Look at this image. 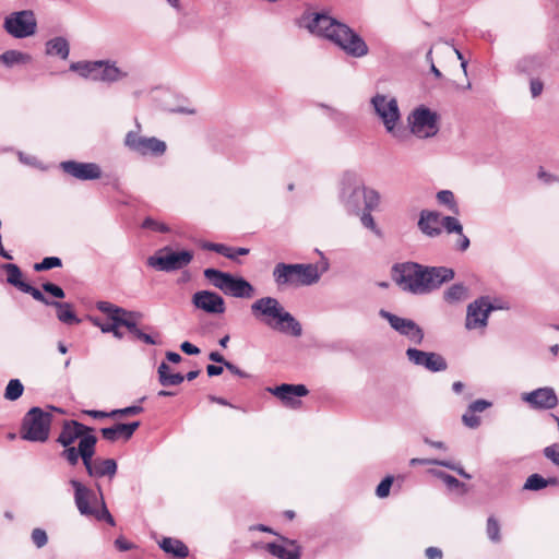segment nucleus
<instances>
[{
  "mask_svg": "<svg viewBox=\"0 0 559 559\" xmlns=\"http://www.w3.org/2000/svg\"><path fill=\"white\" fill-rule=\"evenodd\" d=\"M225 368L227 370H229L231 373L238 376V377H241V378H246L248 377V374L246 372H243L242 370H240L236 365L231 364V362H225Z\"/></svg>",
  "mask_w": 559,
  "mask_h": 559,
  "instance_id": "774afa93",
  "label": "nucleus"
},
{
  "mask_svg": "<svg viewBox=\"0 0 559 559\" xmlns=\"http://www.w3.org/2000/svg\"><path fill=\"white\" fill-rule=\"evenodd\" d=\"M43 289L46 293L52 295L56 298H63L64 297L63 289L61 287H59L58 285H56V284L45 283V284H43Z\"/></svg>",
  "mask_w": 559,
  "mask_h": 559,
  "instance_id": "6e6d98bb",
  "label": "nucleus"
},
{
  "mask_svg": "<svg viewBox=\"0 0 559 559\" xmlns=\"http://www.w3.org/2000/svg\"><path fill=\"white\" fill-rule=\"evenodd\" d=\"M267 391L276 396L284 406L296 409L301 406L299 397L308 394V389L304 384H281L275 388H269Z\"/></svg>",
  "mask_w": 559,
  "mask_h": 559,
  "instance_id": "6ab92c4d",
  "label": "nucleus"
},
{
  "mask_svg": "<svg viewBox=\"0 0 559 559\" xmlns=\"http://www.w3.org/2000/svg\"><path fill=\"white\" fill-rule=\"evenodd\" d=\"M3 270L7 272V281L9 284L15 286L20 290L26 285L27 283L22 281V272L20 267L16 264L13 263H7L3 264Z\"/></svg>",
  "mask_w": 559,
  "mask_h": 559,
  "instance_id": "f704fd0d",
  "label": "nucleus"
},
{
  "mask_svg": "<svg viewBox=\"0 0 559 559\" xmlns=\"http://www.w3.org/2000/svg\"><path fill=\"white\" fill-rule=\"evenodd\" d=\"M31 57L17 50H8L0 56V61L7 67H12L19 63H26Z\"/></svg>",
  "mask_w": 559,
  "mask_h": 559,
  "instance_id": "c9c22d12",
  "label": "nucleus"
},
{
  "mask_svg": "<svg viewBox=\"0 0 559 559\" xmlns=\"http://www.w3.org/2000/svg\"><path fill=\"white\" fill-rule=\"evenodd\" d=\"M96 308L108 316L110 320H114V318L118 319H131V320H139L142 318V313L135 312V311H128L121 307H118L111 302L108 301H98L96 304Z\"/></svg>",
  "mask_w": 559,
  "mask_h": 559,
  "instance_id": "bb28decb",
  "label": "nucleus"
},
{
  "mask_svg": "<svg viewBox=\"0 0 559 559\" xmlns=\"http://www.w3.org/2000/svg\"><path fill=\"white\" fill-rule=\"evenodd\" d=\"M544 90V84L539 79H532L530 82V91L533 98L538 97Z\"/></svg>",
  "mask_w": 559,
  "mask_h": 559,
  "instance_id": "4d7b16f0",
  "label": "nucleus"
},
{
  "mask_svg": "<svg viewBox=\"0 0 559 559\" xmlns=\"http://www.w3.org/2000/svg\"><path fill=\"white\" fill-rule=\"evenodd\" d=\"M70 70L84 79L105 83H115L128 76L126 71L110 60L76 61L70 64Z\"/></svg>",
  "mask_w": 559,
  "mask_h": 559,
  "instance_id": "423d86ee",
  "label": "nucleus"
},
{
  "mask_svg": "<svg viewBox=\"0 0 559 559\" xmlns=\"http://www.w3.org/2000/svg\"><path fill=\"white\" fill-rule=\"evenodd\" d=\"M364 195V182L355 173H345L341 179L340 202L353 214H359Z\"/></svg>",
  "mask_w": 559,
  "mask_h": 559,
  "instance_id": "9b49d317",
  "label": "nucleus"
},
{
  "mask_svg": "<svg viewBox=\"0 0 559 559\" xmlns=\"http://www.w3.org/2000/svg\"><path fill=\"white\" fill-rule=\"evenodd\" d=\"M69 484L73 488L74 503L81 515L105 521L111 526L115 525V520L107 509L99 485H96L97 491H95L75 478L70 479Z\"/></svg>",
  "mask_w": 559,
  "mask_h": 559,
  "instance_id": "20e7f679",
  "label": "nucleus"
},
{
  "mask_svg": "<svg viewBox=\"0 0 559 559\" xmlns=\"http://www.w3.org/2000/svg\"><path fill=\"white\" fill-rule=\"evenodd\" d=\"M46 53L50 56H58L66 60L70 53L69 43L63 37H55L47 41Z\"/></svg>",
  "mask_w": 559,
  "mask_h": 559,
  "instance_id": "c756f323",
  "label": "nucleus"
},
{
  "mask_svg": "<svg viewBox=\"0 0 559 559\" xmlns=\"http://www.w3.org/2000/svg\"><path fill=\"white\" fill-rule=\"evenodd\" d=\"M60 168L79 180H95L102 177L100 166L96 163L66 160L60 163Z\"/></svg>",
  "mask_w": 559,
  "mask_h": 559,
  "instance_id": "412c9836",
  "label": "nucleus"
},
{
  "mask_svg": "<svg viewBox=\"0 0 559 559\" xmlns=\"http://www.w3.org/2000/svg\"><path fill=\"white\" fill-rule=\"evenodd\" d=\"M84 467L90 477L100 478L108 476L110 479L117 473V463L114 459H94V455H84Z\"/></svg>",
  "mask_w": 559,
  "mask_h": 559,
  "instance_id": "5701e85b",
  "label": "nucleus"
},
{
  "mask_svg": "<svg viewBox=\"0 0 559 559\" xmlns=\"http://www.w3.org/2000/svg\"><path fill=\"white\" fill-rule=\"evenodd\" d=\"M396 284L414 295H426L454 278V271L445 266H423L415 262L396 264L393 267Z\"/></svg>",
  "mask_w": 559,
  "mask_h": 559,
  "instance_id": "f03ea898",
  "label": "nucleus"
},
{
  "mask_svg": "<svg viewBox=\"0 0 559 559\" xmlns=\"http://www.w3.org/2000/svg\"><path fill=\"white\" fill-rule=\"evenodd\" d=\"M300 25L311 34L333 41L352 57L361 58L369 51L367 44L358 34L324 13H305Z\"/></svg>",
  "mask_w": 559,
  "mask_h": 559,
  "instance_id": "f257e3e1",
  "label": "nucleus"
},
{
  "mask_svg": "<svg viewBox=\"0 0 559 559\" xmlns=\"http://www.w3.org/2000/svg\"><path fill=\"white\" fill-rule=\"evenodd\" d=\"M158 545L166 554L176 558H186L189 555L188 547L176 538L164 537Z\"/></svg>",
  "mask_w": 559,
  "mask_h": 559,
  "instance_id": "c85d7f7f",
  "label": "nucleus"
},
{
  "mask_svg": "<svg viewBox=\"0 0 559 559\" xmlns=\"http://www.w3.org/2000/svg\"><path fill=\"white\" fill-rule=\"evenodd\" d=\"M419 230L427 237L436 238L444 229L448 234L461 233L462 224L453 216H442L437 211L423 210L418 219Z\"/></svg>",
  "mask_w": 559,
  "mask_h": 559,
  "instance_id": "9d476101",
  "label": "nucleus"
},
{
  "mask_svg": "<svg viewBox=\"0 0 559 559\" xmlns=\"http://www.w3.org/2000/svg\"><path fill=\"white\" fill-rule=\"evenodd\" d=\"M122 322H130V319L114 318L109 323H104L97 318L92 319V323L99 328L103 333H111L118 340L123 337V333L119 330L120 326H123Z\"/></svg>",
  "mask_w": 559,
  "mask_h": 559,
  "instance_id": "2f4dec72",
  "label": "nucleus"
},
{
  "mask_svg": "<svg viewBox=\"0 0 559 559\" xmlns=\"http://www.w3.org/2000/svg\"><path fill=\"white\" fill-rule=\"evenodd\" d=\"M123 323V326L127 328L129 330V332L139 341L145 343V344H148V345H156L158 344L159 342L156 341L152 335L147 334V333H144L143 331H141L138 325H136V321L134 320H131L130 319V322H122Z\"/></svg>",
  "mask_w": 559,
  "mask_h": 559,
  "instance_id": "4c0bfd02",
  "label": "nucleus"
},
{
  "mask_svg": "<svg viewBox=\"0 0 559 559\" xmlns=\"http://www.w3.org/2000/svg\"><path fill=\"white\" fill-rule=\"evenodd\" d=\"M381 201L380 193L373 188H368L364 186V209L366 211H374L379 207Z\"/></svg>",
  "mask_w": 559,
  "mask_h": 559,
  "instance_id": "e433bc0d",
  "label": "nucleus"
},
{
  "mask_svg": "<svg viewBox=\"0 0 559 559\" xmlns=\"http://www.w3.org/2000/svg\"><path fill=\"white\" fill-rule=\"evenodd\" d=\"M537 178L543 182L549 185L556 181V177L549 173H547L543 167H540L537 171Z\"/></svg>",
  "mask_w": 559,
  "mask_h": 559,
  "instance_id": "0e129e2a",
  "label": "nucleus"
},
{
  "mask_svg": "<svg viewBox=\"0 0 559 559\" xmlns=\"http://www.w3.org/2000/svg\"><path fill=\"white\" fill-rule=\"evenodd\" d=\"M288 544L287 546L270 543L267 544L266 548L270 554L273 556L280 558V559H299L300 557V549L299 546L294 540H286Z\"/></svg>",
  "mask_w": 559,
  "mask_h": 559,
  "instance_id": "cd10ccee",
  "label": "nucleus"
},
{
  "mask_svg": "<svg viewBox=\"0 0 559 559\" xmlns=\"http://www.w3.org/2000/svg\"><path fill=\"white\" fill-rule=\"evenodd\" d=\"M462 421L463 424L471 428V429H475V428H478L480 426V417L476 414V413H473L471 409H466V412L463 414L462 416Z\"/></svg>",
  "mask_w": 559,
  "mask_h": 559,
  "instance_id": "49530a36",
  "label": "nucleus"
},
{
  "mask_svg": "<svg viewBox=\"0 0 559 559\" xmlns=\"http://www.w3.org/2000/svg\"><path fill=\"white\" fill-rule=\"evenodd\" d=\"M32 540L36 545V547L41 548L47 544L48 537L44 530L35 528L32 532Z\"/></svg>",
  "mask_w": 559,
  "mask_h": 559,
  "instance_id": "3c124183",
  "label": "nucleus"
},
{
  "mask_svg": "<svg viewBox=\"0 0 559 559\" xmlns=\"http://www.w3.org/2000/svg\"><path fill=\"white\" fill-rule=\"evenodd\" d=\"M192 259V251H173L169 247H165L147 259V265L157 271L173 272L187 266Z\"/></svg>",
  "mask_w": 559,
  "mask_h": 559,
  "instance_id": "f8f14e48",
  "label": "nucleus"
},
{
  "mask_svg": "<svg viewBox=\"0 0 559 559\" xmlns=\"http://www.w3.org/2000/svg\"><path fill=\"white\" fill-rule=\"evenodd\" d=\"M124 145L132 152L142 156H162L167 150L164 141L155 136H142L136 131H129L124 138Z\"/></svg>",
  "mask_w": 559,
  "mask_h": 559,
  "instance_id": "ddd939ff",
  "label": "nucleus"
},
{
  "mask_svg": "<svg viewBox=\"0 0 559 559\" xmlns=\"http://www.w3.org/2000/svg\"><path fill=\"white\" fill-rule=\"evenodd\" d=\"M406 357L412 364L424 367L431 372L444 371L448 367L445 359L437 353L408 348Z\"/></svg>",
  "mask_w": 559,
  "mask_h": 559,
  "instance_id": "aec40b11",
  "label": "nucleus"
},
{
  "mask_svg": "<svg viewBox=\"0 0 559 559\" xmlns=\"http://www.w3.org/2000/svg\"><path fill=\"white\" fill-rule=\"evenodd\" d=\"M23 392L24 386L22 382L19 379H12L9 381L5 388L4 397L8 401H16L19 397L22 396Z\"/></svg>",
  "mask_w": 559,
  "mask_h": 559,
  "instance_id": "ea45409f",
  "label": "nucleus"
},
{
  "mask_svg": "<svg viewBox=\"0 0 559 559\" xmlns=\"http://www.w3.org/2000/svg\"><path fill=\"white\" fill-rule=\"evenodd\" d=\"M411 132L419 139L433 136L438 132L437 115L426 107L415 109L408 117Z\"/></svg>",
  "mask_w": 559,
  "mask_h": 559,
  "instance_id": "2eb2a0df",
  "label": "nucleus"
},
{
  "mask_svg": "<svg viewBox=\"0 0 559 559\" xmlns=\"http://www.w3.org/2000/svg\"><path fill=\"white\" fill-rule=\"evenodd\" d=\"M492 403L487 400H476L473 403L468 405V409H471L473 413H481L486 411L487 408L491 407Z\"/></svg>",
  "mask_w": 559,
  "mask_h": 559,
  "instance_id": "864d4df0",
  "label": "nucleus"
},
{
  "mask_svg": "<svg viewBox=\"0 0 559 559\" xmlns=\"http://www.w3.org/2000/svg\"><path fill=\"white\" fill-rule=\"evenodd\" d=\"M555 479H545L538 474H533L528 476L524 484V489L526 490H539L545 488L548 484H554Z\"/></svg>",
  "mask_w": 559,
  "mask_h": 559,
  "instance_id": "a19ab883",
  "label": "nucleus"
},
{
  "mask_svg": "<svg viewBox=\"0 0 559 559\" xmlns=\"http://www.w3.org/2000/svg\"><path fill=\"white\" fill-rule=\"evenodd\" d=\"M158 379L162 385H179L183 382L185 377L181 373L170 372V367L166 362H162L157 369Z\"/></svg>",
  "mask_w": 559,
  "mask_h": 559,
  "instance_id": "7c9ffc66",
  "label": "nucleus"
},
{
  "mask_svg": "<svg viewBox=\"0 0 559 559\" xmlns=\"http://www.w3.org/2000/svg\"><path fill=\"white\" fill-rule=\"evenodd\" d=\"M51 306L57 308V318L66 323L73 324L79 323L80 320L76 318L72 306L68 302L51 301Z\"/></svg>",
  "mask_w": 559,
  "mask_h": 559,
  "instance_id": "473e14b6",
  "label": "nucleus"
},
{
  "mask_svg": "<svg viewBox=\"0 0 559 559\" xmlns=\"http://www.w3.org/2000/svg\"><path fill=\"white\" fill-rule=\"evenodd\" d=\"M37 22L32 10L13 12L4 20L5 31L15 38H25L35 34Z\"/></svg>",
  "mask_w": 559,
  "mask_h": 559,
  "instance_id": "4468645a",
  "label": "nucleus"
},
{
  "mask_svg": "<svg viewBox=\"0 0 559 559\" xmlns=\"http://www.w3.org/2000/svg\"><path fill=\"white\" fill-rule=\"evenodd\" d=\"M371 212L372 211H364L360 215V222H361V225L365 227V228H368L370 229L372 233H374L377 236H380L381 235V231L380 229L378 228L376 222H374V218L373 216L371 215Z\"/></svg>",
  "mask_w": 559,
  "mask_h": 559,
  "instance_id": "c03bdc74",
  "label": "nucleus"
},
{
  "mask_svg": "<svg viewBox=\"0 0 559 559\" xmlns=\"http://www.w3.org/2000/svg\"><path fill=\"white\" fill-rule=\"evenodd\" d=\"M61 264H62V262L59 258L47 257V258L43 259V261L40 263H36L34 267L36 271H46V270H50L52 267H59V266H61Z\"/></svg>",
  "mask_w": 559,
  "mask_h": 559,
  "instance_id": "de8ad7c7",
  "label": "nucleus"
},
{
  "mask_svg": "<svg viewBox=\"0 0 559 559\" xmlns=\"http://www.w3.org/2000/svg\"><path fill=\"white\" fill-rule=\"evenodd\" d=\"M51 414L40 407H32L24 416L21 438L32 442H45L49 438Z\"/></svg>",
  "mask_w": 559,
  "mask_h": 559,
  "instance_id": "1a4fd4ad",
  "label": "nucleus"
},
{
  "mask_svg": "<svg viewBox=\"0 0 559 559\" xmlns=\"http://www.w3.org/2000/svg\"><path fill=\"white\" fill-rule=\"evenodd\" d=\"M393 484V477L386 476L382 481L377 486L376 495L383 499L390 495V489Z\"/></svg>",
  "mask_w": 559,
  "mask_h": 559,
  "instance_id": "09e8293b",
  "label": "nucleus"
},
{
  "mask_svg": "<svg viewBox=\"0 0 559 559\" xmlns=\"http://www.w3.org/2000/svg\"><path fill=\"white\" fill-rule=\"evenodd\" d=\"M140 423L133 421L129 424H116L112 427L103 428L100 430L105 440L115 442L119 439L129 440L134 431L139 428Z\"/></svg>",
  "mask_w": 559,
  "mask_h": 559,
  "instance_id": "a878e982",
  "label": "nucleus"
},
{
  "mask_svg": "<svg viewBox=\"0 0 559 559\" xmlns=\"http://www.w3.org/2000/svg\"><path fill=\"white\" fill-rule=\"evenodd\" d=\"M379 314L388 320L391 328L400 334L406 336L411 342L415 344H421L424 340V332L420 326L411 319L397 317L386 310H380Z\"/></svg>",
  "mask_w": 559,
  "mask_h": 559,
  "instance_id": "f3484780",
  "label": "nucleus"
},
{
  "mask_svg": "<svg viewBox=\"0 0 559 559\" xmlns=\"http://www.w3.org/2000/svg\"><path fill=\"white\" fill-rule=\"evenodd\" d=\"M252 316L267 328L289 333L295 337L302 334L300 322L274 297L266 296L257 299L250 306Z\"/></svg>",
  "mask_w": 559,
  "mask_h": 559,
  "instance_id": "7ed1b4c3",
  "label": "nucleus"
},
{
  "mask_svg": "<svg viewBox=\"0 0 559 559\" xmlns=\"http://www.w3.org/2000/svg\"><path fill=\"white\" fill-rule=\"evenodd\" d=\"M441 460H433V459H412L409 461V465L412 466H415V465H439L441 466Z\"/></svg>",
  "mask_w": 559,
  "mask_h": 559,
  "instance_id": "680f3d73",
  "label": "nucleus"
},
{
  "mask_svg": "<svg viewBox=\"0 0 559 559\" xmlns=\"http://www.w3.org/2000/svg\"><path fill=\"white\" fill-rule=\"evenodd\" d=\"M115 546L119 551H128L134 548V545L122 536L115 540Z\"/></svg>",
  "mask_w": 559,
  "mask_h": 559,
  "instance_id": "052dcab7",
  "label": "nucleus"
},
{
  "mask_svg": "<svg viewBox=\"0 0 559 559\" xmlns=\"http://www.w3.org/2000/svg\"><path fill=\"white\" fill-rule=\"evenodd\" d=\"M456 234L459 235V239L456 241V248L460 251L467 250L468 247H469V239H468V237L463 234V229L461 230V233H456Z\"/></svg>",
  "mask_w": 559,
  "mask_h": 559,
  "instance_id": "e2e57ef3",
  "label": "nucleus"
},
{
  "mask_svg": "<svg viewBox=\"0 0 559 559\" xmlns=\"http://www.w3.org/2000/svg\"><path fill=\"white\" fill-rule=\"evenodd\" d=\"M180 348L187 355H198L200 353L199 347L191 344L190 342L181 343Z\"/></svg>",
  "mask_w": 559,
  "mask_h": 559,
  "instance_id": "338daca9",
  "label": "nucleus"
},
{
  "mask_svg": "<svg viewBox=\"0 0 559 559\" xmlns=\"http://www.w3.org/2000/svg\"><path fill=\"white\" fill-rule=\"evenodd\" d=\"M545 456L550 460L556 465H559V444L555 443L545 448L544 450Z\"/></svg>",
  "mask_w": 559,
  "mask_h": 559,
  "instance_id": "603ef678",
  "label": "nucleus"
},
{
  "mask_svg": "<svg viewBox=\"0 0 559 559\" xmlns=\"http://www.w3.org/2000/svg\"><path fill=\"white\" fill-rule=\"evenodd\" d=\"M204 276L214 287L222 290L225 295L249 299L255 294L254 287L243 277L234 276L230 273L222 272L216 269H205Z\"/></svg>",
  "mask_w": 559,
  "mask_h": 559,
  "instance_id": "0eeeda50",
  "label": "nucleus"
},
{
  "mask_svg": "<svg viewBox=\"0 0 559 559\" xmlns=\"http://www.w3.org/2000/svg\"><path fill=\"white\" fill-rule=\"evenodd\" d=\"M193 307L207 314L219 316L226 311L224 298L212 290H199L192 295Z\"/></svg>",
  "mask_w": 559,
  "mask_h": 559,
  "instance_id": "a211bd4d",
  "label": "nucleus"
},
{
  "mask_svg": "<svg viewBox=\"0 0 559 559\" xmlns=\"http://www.w3.org/2000/svg\"><path fill=\"white\" fill-rule=\"evenodd\" d=\"M227 250L226 254L223 255L230 260H235L238 255H247L249 253L248 248H231L227 246Z\"/></svg>",
  "mask_w": 559,
  "mask_h": 559,
  "instance_id": "13d9d810",
  "label": "nucleus"
},
{
  "mask_svg": "<svg viewBox=\"0 0 559 559\" xmlns=\"http://www.w3.org/2000/svg\"><path fill=\"white\" fill-rule=\"evenodd\" d=\"M522 400L528 403L533 408L552 409L558 405V397L552 388L545 386L532 392L524 393Z\"/></svg>",
  "mask_w": 559,
  "mask_h": 559,
  "instance_id": "b1692460",
  "label": "nucleus"
},
{
  "mask_svg": "<svg viewBox=\"0 0 559 559\" xmlns=\"http://www.w3.org/2000/svg\"><path fill=\"white\" fill-rule=\"evenodd\" d=\"M427 559H442V550L438 547H428L425 551Z\"/></svg>",
  "mask_w": 559,
  "mask_h": 559,
  "instance_id": "69168bd1",
  "label": "nucleus"
},
{
  "mask_svg": "<svg viewBox=\"0 0 559 559\" xmlns=\"http://www.w3.org/2000/svg\"><path fill=\"white\" fill-rule=\"evenodd\" d=\"M441 466L455 471L459 475L466 479H471V475L467 474L460 465H456L450 461H442Z\"/></svg>",
  "mask_w": 559,
  "mask_h": 559,
  "instance_id": "bf43d9fd",
  "label": "nucleus"
},
{
  "mask_svg": "<svg viewBox=\"0 0 559 559\" xmlns=\"http://www.w3.org/2000/svg\"><path fill=\"white\" fill-rule=\"evenodd\" d=\"M371 105L374 112L382 121L386 132L393 138L402 140L405 130L401 126V114L397 100L394 97L377 94L371 98Z\"/></svg>",
  "mask_w": 559,
  "mask_h": 559,
  "instance_id": "6e6552de",
  "label": "nucleus"
},
{
  "mask_svg": "<svg viewBox=\"0 0 559 559\" xmlns=\"http://www.w3.org/2000/svg\"><path fill=\"white\" fill-rule=\"evenodd\" d=\"M278 288L310 286L319 282L321 273L312 263H277L272 272Z\"/></svg>",
  "mask_w": 559,
  "mask_h": 559,
  "instance_id": "39448f33",
  "label": "nucleus"
},
{
  "mask_svg": "<svg viewBox=\"0 0 559 559\" xmlns=\"http://www.w3.org/2000/svg\"><path fill=\"white\" fill-rule=\"evenodd\" d=\"M143 412V407L142 406H139V405H132V406H129V407H126V408H120V409H114L112 412H110V415L111 416H117V415H138L140 413Z\"/></svg>",
  "mask_w": 559,
  "mask_h": 559,
  "instance_id": "5fc2aeb1",
  "label": "nucleus"
},
{
  "mask_svg": "<svg viewBox=\"0 0 559 559\" xmlns=\"http://www.w3.org/2000/svg\"><path fill=\"white\" fill-rule=\"evenodd\" d=\"M486 533L492 543L498 544L501 542L500 524L495 516L487 519Z\"/></svg>",
  "mask_w": 559,
  "mask_h": 559,
  "instance_id": "79ce46f5",
  "label": "nucleus"
},
{
  "mask_svg": "<svg viewBox=\"0 0 559 559\" xmlns=\"http://www.w3.org/2000/svg\"><path fill=\"white\" fill-rule=\"evenodd\" d=\"M97 443V438L94 435H88L84 438H82L79 441L78 448L72 445H68V448H64V450L61 452V457H63L70 465L75 466L79 462V459H82V462L84 463V455H94L95 454V447Z\"/></svg>",
  "mask_w": 559,
  "mask_h": 559,
  "instance_id": "4be33fe9",
  "label": "nucleus"
},
{
  "mask_svg": "<svg viewBox=\"0 0 559 559\" xmlns=\"http://www.w3.org/2000/svg\"><path fill=\"white\" fill-rule=\"evenodd\" d=\"M437 201L440 204L445 205L451 213H453V214L460 213L459 205L455 201V198H454V194L452 191H450V190L439 191L437 193Z\"/></svg>",
  "mask_w": 559,
  "mask_h": 559,
  "instance_id": "58836bf2",
  "label": "nucleus"
},
{
  "mask_svg": "<svg viewBox=\"0 0 559 559\" xmlns=\"http://www.w3.org/2000/svg\"><path fill=\"white\" fill-rule=\"evenodd\" d=\"M142 227L146 228V229L154 230V231H158V233H168L169 231V227L165 223L158 222L152 217L145 218L142 224Z\"/></svg>",
  "mask_w": 559,
  "mask_h": 559,
  "instance_id": "a18cd8bd",
  "label": "nucleus"
},
{
  "mask_svg": "<svg viewBox=\"0 0 559 559\" xmlns=\"http://www.w3.org/2000/svg\"><path fill=\"white\" fill-rule=\"evenodd\" d=\"M93 429L76 420H64L62 424L61 431L57 438V442L63 448L72 445L76 440L93 435Z\"/></svg>",
  "mask_w": 559,
  "mask_h": 559,
  "instance_id": "393cba45",
  "label": "nucleus"
},
{
  "mask_svg": "<svg viewBox=\"0 0 559 559\" xmlns=\"http://www.w3.org/2000/svg\"><path fill=\"white\" fill-rule=\"evenodd\" d=\"M21 292L29 294L37 301L51 306V301H49L39 289L33 287L29 284L24 285Z\"/></svg>",
  "mask_w": 559,
  "mask_h": 559,
  "instance_id": "8fccbe9b",
  "label": "nucleus"
},
{
  "mask_svg": "<svg viewBox=\"0 0 559 559\" xmlns=\"http://www.w3.org/2000/svg\"><path fill=\"white\" fill-rule=\"evenodd\" d=\"M429 473L440 478L448 486L449 489H459L464 486V484L459 481L454 476L449 475L442 471L430 469Z\"/></svg>",
  "mask_w": 559,
  "mask_h": 559,
  "instance_id": "37998d69",
  "label": "nucleus"
},
{
  "mask_svg": "<svg viewBox=\"0 0 559 559\" xmlns=\"http://www.w3.org/2000/svg\"><path fill=\"white\" fill-rule=\"evenodd\" d=\"M467 287L461 283L453 284L444 293L443 298L448 304H456L467 298Z\"/></svg>",
  "mask_w": 559,
  "mask_h": 559,
  "instance_id": "72a5a7b5",
  "label": "nucleus"
},
{
  "mask_svg": "<svg viewBox=\"0 0 559 559\" xmlns=\"http://www.w3.org/2000/svg\"><path fill=\"white\" fill-rule=\"evenodd\" d=\"M496 308L488 297H480L467 306L465 328L467 330H484L488 324V318Z\"/></svg>",
  "mask_w": 559,
  "mask_h": 559,
  "instance_id": "dca6fc26",
  "label": "nucleus"
}]
</instances>
